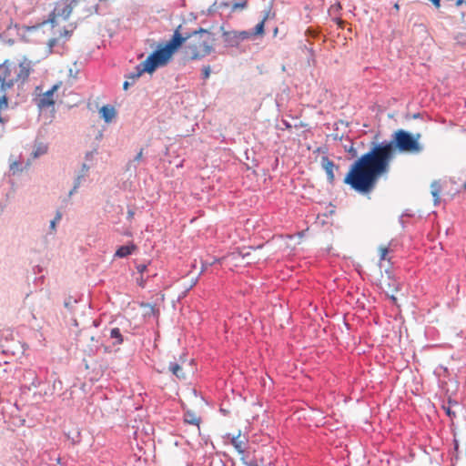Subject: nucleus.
Listing matches in <instances>:
<instances>
[{"label": "nucleus", "mask_w": 466, "mask_h": 466, "mask_svg": "<svg viewBox=\"0 0 466 466\" xmlns=\"http://www.w3.org/2000/svg\"><path fill=\"white\" fill-rule=\"evenodd\" d=\"M138 283H139V285H140L141 287H144V280H143V279H142V278L140 279V280L138 281Z\"/></svg>", "instance_id": "obj_36"}, {"label": "nucleus", "mask_w": 466, "mask_h": 466, "mask_svg": "<svg viewBox=\"0 0 466 466\" xmlns=\"http://www.w3.org/2000/svg\"><path fill=\"white\" fill-rule=\"evenodd\" d=\"M58 87H59V85L56 84V85L53 86V87L51 89L45 92L43 95H41L39 96V98L37 99V106L39 108L44 109V108H48V107L54 106V104H55L54 95H55V92L58 89Z\"/></svg>", "instance_id": "obj_4"}, {"label": "nucleus", "mask_w": 466, "mask_h": 466, "mask_svg": "<svg viewBox=\"0 0 466 466\" xmlns=\"http://www.w3.org/2000/svg\"><path fill=\"white\" fill-rule=\"evenodd\" d=\"M205 263H206V265H207V264L212 265V264L214 263V260L209 261V260H208V259L206 258Z\"/></svg>", "instance_id": "obj_35"}, {"label": "nucleus", "mask_w": 466, "mask_h": 466, "mask_svg": "<svg viewBox=\"0 0 466 466\" xmlns=\"http://www.w3.org/2000/svg\"><path fill=\"white\" fill-rule=\"evenodd\" d=\"M143 157V149H140V151L137 153V155L135 157L136 161H139Z\"/></svg>", "instance_id": "obj_24"}, {"label": "nucleus", "mask_w": 466, "mask_h": 466, "mask_svg": "<svg viewBox=\"0 0 466 466\" xmlns=\"http://www.w3.org/2000/svg\"><path fill=\"white\" fill-rule=\"evenodd\" d=\"M431 192L433 197L434 205H438L440 203V194L441 192V185L440 181H433L431 185Z\"/></svg>", "instance_id": "obj_9"}, {"label": "nucleus", "mask_w": 466, "mask_h": 466, "mask_svg": "<svg viewBox=\"0 0 466 466\" xmlns=\"http://www.w3.org/2000/svg\"><path fill=\"white\" fill-rule=\"evenodd\" d=\"M246 6H247V1L239 2V3H235L232 5V10L244 9Z\"/></svg>", "instance_id": "obj_20"}, {"label": "nucleus", "mask_w": 466, "mask_h": 466, "mask_svg": "<svg viewBox=\"0 0 466 466\" xmlns=\"http://www.w3.org/2000/svg\"><path fill=\"white\" fill-rule=\"evenodd\" d=\"M349 151H350V152H354V155L356 154V151H355V149H354L352 147H350V148L349 149Z\"/></svg>", "instance_id": "obj_37"}, {"label": "nucleus", "mask_w": 466, "mask_h": 466, "mask_svg": "<svg viewBox=\"0 0 466 466\" xmlns=\"http://www.w3.org/2000/svg\"><path fill=\"white\" fill-rule=\"evenodd\" d=\"M56 221L53 219V220L51 221L50 227H51V228H52V229H54V230H55V228H56Z\"/></svg>", "instance_id": "obj_30"}, {"label": "nucleus", "mask_w": 466, "mask_h": 466, "mask_svg": "<svg viewBox=\"0 0 466 466\" xmlns=\"http://www.w3.org/2000/svg\"><path fill=\"white\" fill-rule=\"evenodd\" d=\"M71 11H72V9H71L70 5H65V6L63 8H60V6L57 5L54 9L53 14L55 15L63 16L64 18H66L70 15Z\"/></svg>", "instance_id": "obj_11"}, {"label": "nucleus", "mask_w": 466, "mask_h": 466, "mask_svg": "<svg viewBox=\"0 0 466 466\" xmlns=\"http://www.w3.org/2000/svg\"><path fill=\"white\" fill-rule=\"evenodd\" d=\"M88 168H89V167H88V166H87V165L83 164V166H82V170H83V172H84V173H86V172L88 170Z\"/></svg>", "instance_id": "obj_29"}, {"label": "nucleus", "mask_w": 466, "mask_h": 466, "mask_svg": "<svg viewBox=\"0 0 466 466\" xmlns=\"http://www.w3.org/2000/svg\"><path fill=\"white\" fill-rule=\"evenodd\" d=\"M224 41L228 46H237L239 40H244L248 37V32L247 31H226L223 33Z\"/></svg>", "instance_id": "obj_5"}, {"label": "nucleus", "mask_w": 466, "mask_h": 466, "mask_svg": "<svg viewBox=\"0 0 466 466\" xmlns=\"http://www.w3.org/2000/svg\"><path fill=\"white\" fill-rule=\"evenodd\" d=\"M85 176V174H82L80 176H78L76 179V182H75V185H74V187L73 189L69 192V196H72L73 193L78 188L80 183H81V179L82 177Z\"/></svg>", "instance_id": "obj_18"}, {"label": "nucleus", "mask_w": 466, "mask_h": 466, "mask_svg": "<svg viewBox=\"0 0 466 466\" xmlns=\"http://www.w3.org/2000/svg\"><path fill=\"white\" fill-rule=\"evenodd\" d=\"M196 57H198L197 46H193L192 58H196Z\"/></svg>", "instance_id": "obj_26"}, {"label": "nucleus", "mask_w": 466, "mask_h": 466, "mask_svg": "<svg viewBox=\"0 0 466 466\" xmlns=\"http://www.w3.org/2000/svg\"><path fill=\"white\" fill-rule=\"evenodd\" d=\"M380 250V261H383V260H386L387 259V255L389 254L390 252V249L388 247H380L379 248ZM388 260L390 261V258H388Z\"/></svg>", "instance_id": "obj_16"}, {"label": "nucleus", "mask_w": 466, "mask_h": 466, "mask_svg": "<svg viewBox=\"0 0 466 466\" xmlns=\"http://www.w3.org/2000/svg\"><path fill=\"white\" fill-rule=\"evenodd\" d=\"M209 74H210V68H209V66H206V72H205L206 78H208L209 76Z\"/></svg>", "instance_id": "obj_27"}, {"label": "nucleus", "mask_w": 466, "mask_h": 466, "mask_svg": "<svg viewBox=\"0 0 466 466\" xmlns=\"http://www.w3.org/2000/svg\"><path fill=\"white\" fill-rule=\"evenodd\" d=\"M99 113L101 117L106 122H111L116 116V110L113 106H103L99 109Z\"/></svg>", "instance_id": "obj_6"}, {"label": "nucleus", "mask_w": 466, "mask_h": 466, "mask_svg": "<svg viewBox=\"0 0 466 466\" xmlns=\"http://www.w3.org/2000/svg\"><path fill=\"white\" fill-rule=\"evenodd\" d=\"M133 215H134V212H133V211H129V212H128V216H129L130 218H132V217H133Z\"/></svg>", "instance_id": "obj_39"}, {"label": "nucleus", "mask_w": 466, "mask_h": 466, "mask_svg": "<svg viewBox=\"0 0 466 466\" xmlns=\"http://www.w3.org/2000/svg\"><path fill=\"white\" fill-rule=\"evenodd\" d=\"M32 71L31 61L19 63L5 60L0 65V105L8 106L7 91L15 85L24 84Z\"/></svg>", "instance_id": "obj_3"}, {"label": "nucleus", "mask_w": 466, "mask_h": 466, "mask_svg": "<svg viewBox=\"0 0 466 466\" xmlns=\"http://www.w3.org/2000/svg\"><path fill=\"white\" fill-rule=\"evenodd\" d=\"M264 31V20L261 21L260 23H258L256 26H255V34L256 35H258V34H262Z\"/></svg>", "instance_id": "obj_21"}, {"label": "nucleus", "mask_w": 466, "mask_h": 466, "mask_svg": "<svg viewBox=\"0 0 466 466\" xmlns=\"http://www.w3.org/2000/svg\"><path fill=\"white\" fill-rule=\"evenodd\" d=\"M16 166H17V163H16V162L13 163V164L11 165V167H10L11 170H15V168H16Z\"/></svg>", "instance_id": "obj_32"}, {"label": "nucleus", "mask_w": 466, "mask_h": 466, "mask_svg": "<svg viewBox=\"0 0 466 466\" xmlns=\"http://www.w3.org/2000/svg\"><path fill=\"white\" fill-rule=\"evenodd\" d=\"M128 86H129V82L125 81V82H124V84H123V88H124L125 90H127V89L128 88Z\"/></svg>", "instance_id": "obj_31"}, {"label": "nucleus", "mask_w": 466, "mask_h": 466, "mask_svg": "<svg viewBox=\"0 0 466 466\" xmlns=\"http://www.w3.org/2000/svg\"><path fill=\"white\" fill-rule=\"evenodd\" d=\"M205 52H206V56H208L210 53V48L208 46H206Z\"/></svg>", "instance_id": "obj_34"}, {"label": "nucleus", "mask_w": 466, "mask_h": 466, "mask_svg": "<svg viewBox=\"0 0 466 466\" xmlns=\"http://www.w3.org/2000/svg\"><path fill=\"white\" fill-rule=\"evenodd\" d=\"M71 33H72V31H69L66 29L63 30V32H60L59 37H55V38H52L49 40V42H48L49 46L51 48L54 47L57 44L59 39L62 37H65L66 39H67L71 35Z\"/></svg>", "instance_id": "obj_14"}, {"label": "nucleus", "mask_w": 466, "mask_h": 466, "mask_svg": "<svg viewBox=\"0 0 466 466\" xmlns=\"http://www.w3.org/2000/svg\"><path fill=\"white\" fill-rule=\"evenodd\" d=\"M2 38V35H0V39Z\"/></svg>", "instance_id": "obj_40"}, {"label": "nucleus", "mask_w": 466, "mask_h": 466, "mask_svg": "<svg viewBox=\"0 0 466 466\" xmlns=\"http://www.w3.org/2000/svg\"><path fill=\"white\" fill-rule=\"evenodd\" d=\"M185 421L187 422V423H190V424H193V425H196L198 426V428L199 429V424L201 422V418L200 417H198L196 416L194 413L192 412H187L185 414Z\"/></svg>", "instance_id": "obj_13"}, {"label": "nucleus", "mask_w": 466, "mask_h": 466, "mask_svg": "<svg viewBox=\"0 0 466 466\" xmlns=\"http://www.w3.org/2000/svg\"><path fill=\"white\" fill-rule=\"evenodd\" d=\"M136 249L137 247L134 244L121 246L116 249L115 256L117 258H126L132 254Z\"/></svg>", "instance_id": "obj_8"}, {"label": "nucleus", "mask_w": 466, "mask_h": 466, "mask_svg": "<svg viewBox=\"0 0 466 466\" xmlns=\"http://www.w3.org/2000/svg\"><path fill=\"white\" fill-rule=\"evenodd\" d=\"M442 409L445 410L446 414L450 417V418H454L456 416V412L452 410V407L448 405V404H443L442 405Z\"/></svg>", "instance_id": "obj_17"}, {"label": "nucleus", "mask_w": 466, "mask_h": 466, "mask_svg": "<svg viewBox=\"0 0 466 466\" xmlns=\"http://www.w3.org/2000/svg\"><path fill=\"white\" fill-rule=\"evenodd\" d=\"M322 167L327 174L328 179L329 182L334 180V163L329 160L328 157H323L322 159Z\"/></svg>", "instance_id": "obj_7"}, {"label": "nucleus", "mask_w": 466, "mask_h": 466, "mask_svg": "<svg viewBox=\"0 0 466 466\" xmlns=\"http://www.w3.org/2000/svg\"><path fill=\"white\" fill-rule=\"evenodd\" d=\"M446 404L451 406L452 408L455 406H457V407L459 406V403L456 400H449Z\"/></svg>", "instance_id": "obj_23"}, {"label": "nucleus", "mask_w": 466, "mask_h": 466, "mask_svg": "<svg viewBox=\"0 0 466 466\" xmlns=\"http://www.w3.org/2000/svg\"><path fill=\"white\" fill-rule=\"evenodd\" d=\"M182 26L179 25L174 32L172 38L167 42L164 46H159V48L153 52L147 58L137 66V72L130 75V78L135 82L144 73H153L157 67L166 66L173 56V55L178 50V48L192 36H198L201 38V33L204 29L201 27L194 30L192 34L182 35Z\"/></svg>", "instance_id": "obj_2"}, {"label": "nucleus", "mask_w": 466, "mask_h": 466, "mask_svg": "<svg viewBox=\"0 0 466 466\" xmlns=\"http://www.w3.org/2000/svg\"><path fill=\"white\" fill-rule=\"evenodd\" d=\"M16 166H17V163H16V162L13 163V164L11 165V167H10L11 170H15V168H16Z\"/></svg>", "instance_id": "obj_33"}, {"label": "nucleus", "mask_w": 466, "mask_h": 466, "mask_svg": "<svg viewBox=\"0 0 466 466\" xmlns=\"http://www.w3.org/2000/svg\"><path fill=\"white\" fill-rule=\"evenodd\" d=\"M462 2H463V0H458L456 4H457V5H461L462 4Z\"/></svg>", "instance_id": "obj_38"}, {"label": "nucleus", "mask_w": 466, "mask_h": 466, "mask_svg": "<svg viewBox=\"0 0 466 466\" xmlns=\"http://www.w3.org/2000/svg\"><path fill=\"white\" fill-rule=\"evenodd\" d=\"M147 265H145V264H139V265H137V271H138L139 273H141V274H142V273H144V272L147 270Z\"/></svg>", "instance_id": "obj_22"}, {"label": "nucleus", "mask_w": 466, "mask_h": 466, "mask_svg": "<svg viewBox=\"0 0 466 466\" xmlns=\"http://www.w3.org/2000/svg\"><path fill=\"white\" fill-rule=\"evenodd\" d=\"M46 151H47L46 146H40L34 152V157H37L38 156L45 154Z\"/></svg>", "instance_id": "obj_19"}, {"label": "nucleus", "mask_w": 466, "mask_h": 466, "mask_svg": "<svg viewBox=\"0 0 466 466\" xmlns=\"http://www.w3.org/2000/svg\"><path fill=\"white\" fill-rule=\"evenodd\" d=\"M169 370L178 379H184L185 374L183 372L182 367L177 363H170L168 367Z\"/></svg>", "instance_id": "obj_12"}, {"label": "nucleus", "mask_w": 466, "mask_h": 466, "mask_svg": "<svg viewBox=\"0 0 466 466\" xmlns=\"http://www.w3.org/2000/svg\"><path fill=\"white\" fill-rule=\"evenodd\" d=\"M110 337L117 339V343L120 344L123 341L122 335L120 333V329L118 328H114L110 331Z\"/></svg>", "instance_id": "obj_15"}, {"label": "nucleus", "mask_w": 466, "mask_h": 466, "mask_svg": "<svg viewBox=\"0 0 466 466\" xmlns=\"http://www.w3.org/2000/svg\"><path fill=\"white\" fill-rule=\"evenodd\" d=\"M391 141L384 140L375 144L369 152L362 155L350 167L344 182L360 193L371 192L381 175L387 174L395 150L420 154L423 146L420 143V134L412 135L399 129Z\"/></svg>", "instance_id": "obj_1"}, {"label": "nucleus", "mask_w": 466, "mask_h": 466, "mask_svg": "<svg viewBox=\"0 0 466 466\" xmlns=\"http://www.w3.org/2000/svg\"><path fill=\"white\" fill-rule=\"evenodd\" d=\"M239 434L237 437H233L231 440V444L234 446V448L239 454H244L246 451L247 442L242 440H239Z\"/></svg>", "instance_id": "obj_10"}, {"label": "nucleus", "mask_w": 466, "mask_h": 466, "mask_svg": "<svg viewBox=\"0 0 466 466\" xmlns=\"http://www.w3.org/2000/svg\"><path fill=\"white\" fill-rule=\"evenodd\" d=\"M431 1L433 3V5H434L435 6H437V7H439V6H440L441 0H431Z\"/></svg>", "instance_id": "obj_28"}, {"label": "nucleus", "mask_w": 466, "mask_h": 466, "mask_svg": "<svg viewBox=\"0 0 466 466\" xmlns=\"http://www.w3.org/2000/svg\"><path fill=\"white\" fill-rule=\"evenodd\" d=\"M61 218H62V214H61V212L57 211V212H56V217H55V218H54V220H56V222H58V221L61 219Z\"/></svg>", "instance_id": "obj_25"}]
</instances>
